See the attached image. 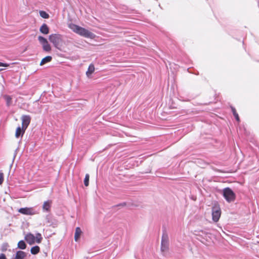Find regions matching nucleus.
I'll return each mask as SVG.
<instances>
[{
    "label": "nucleus",
    "mask_w": 259,
    "mask_h": 259,
    "mask_svg": "<svg viewBox=\"0 0 259 259\" xmlns=\"http://www.w3.org/2000/svg\"><path fill=\"white\" fill-rule=\"evenodd\" d=\"M68 27L74 32L85 38L94 39L96 36L95 34L92 32L76 24L71 23Z\"/></svg>",
    "instance_id": "1"
},
{
    "label": "nucleus",
    "mask_w": 259,
    "mask_h": 259,
    "mask_svg": "<svg viewBox=\"0 0 259 259\" xmlns=\"http://www.w3.org/2000/svg\"><path fill=\"white\" fill-rule=\"evenodd\" d=\"M223 196L228 202L234 201L235 199V194L230 188H225L223 190Z\"/></svg>",
    "instance_id": "2"
},
{
    "label": "nucleus",
    "mask_w": 259,
    "mask_h": 259,
    "mask_svg": "<svg viewBox=\"0 0 259 259\" xmlns=\"http://www.w3.org/2000/svg\"><path fill=\"white\" fill-rule=\"evenodd\" d=\"M49 38L54 46L58 49L62 41L61 35L58 34H52L49 36Z\"/></svg>",
    "instance_id": "3"
},
{
    "label": "nucleus",
    "mask_w": 259,
    "mask_h": 259,
    "mask_svg": "<svg viewBox=\"0 0 259 259\" xmlns=\"http://www.w3.org/2000/svg\"><path fill=\"white\" fill-rule=\"evenodd\" d=\"M161 246L162 252H164L167 250L168 246V239L166 234H163L162 235Z\"/></svg>",
    "instance_id": "4"
},
{
    "label": "nucleus",
    "mask_w": 259,
    "mask_h": 259,
    "mask_svg": "<svg viewBox=\"0 0 259 259\" xmlns=\"http://www.w3.org/2000/svg\"><path fill=\"white\" fill-rule=\"evenodd\" d=\"M221 216V210L219 208L214 207L212 210V220L214 222H217L219 221Z\"/></svg>",
    "instance_id": "5"
},
{
    "label": "nucleus",
    "mask_w": 259,
    "mask_h": 259,
    "mask_svg": "<svg viewBox=\"0 0 259 259\" xmlns=\"http://www.w3.org/2000/svg\"><path fill=\"white\" fill-rule=\"evenodd\" d=\"M19 212L27 215H33L36 214L37 212L32 208H21L19 209Z\"/></svg>",
    "instance_id": "6"
},
{
    "label": "nucleus",
    "mask_w": 259,
    "mask_h": 259,
    "mask_svg": "<svg viewBox=\"0 0 259 259\" xmlns=\"http://www.w3.org/2000/svg\"><path fill=\"white\" fill-rule=\"evenodd\" d=\"M23 129L25 130L30 123L31 118L29 115H23L21 117Z\"/></svg>",
    "instance_id": "7"
},
{
    "label": "nucleus",
    "mask_w": 259,
    "mask_h": 259,
    "mask_svg": "<svg viewBox=\"0 0 259 259\" xmlns=\"http://www.w3.org/2000/svg\"><path fill=\"white\" fill-rule=\"evenodd\" d=\"M25 239L30 245H32L35 242V236L31 233L27 234L25 237Z\"/></svg>",
    "instance_id": "8"
},
{
    "label": "nucleus",
    "mask_w": 259,
    "mask_h": 259,
    "mask_svg": "<svg viewBox=\"0 0 259 259\" xmlns=\"http://www.w3.org/2000/svg\"><path fill=\"white\" fill-rule=\"evenodd\" d=\"M52 204L51 200H48L45 201L42 205V209L44 211H49L50 209V207Z\"/></svg>",
    "instance_id": "9"
},
{
    "label": "nucleus",
    "mask_w": 259,
    "mask_h": 259,
    "mask_svg": "<svg viewBox=\"0 0 259 259\" xmlns=\"http://www.w3.org/2000/svg\"><path fill=\"white\" fill-rule=\"evenodd\" d=\"M39 31L44 34H47L49 32V29L47 24H43L40 27Z\"/></svg>",
    "instance_id": "10"
},
{
    "label": "nucleus",
    "mask_w": 259,
    "mask_h": 259,
    "mask_svg": "<svg viewBox=\"0 0 259 259\" xmlns=\"http://www.w3.org/2000/svg\"><path fill=\"white\" fill-rule=\"evenodd\" d=\"M26 256V254L23 251H18L16 252L15 259H24Z\"/></svg>",
    "instance_id": "11"
},
{
    "label": "nucleus",
    "mask_w": 259,
    "mask_h": 259,
    "mask_svg": "<svg viewBox=\"0 0 259 259\" xmlns=\"http://www.w3.org/2000/svg\"><path fill=\"white\" fill-rule=\"evenodd\" d=\"M82 233V231L79 227H77L75 229L74 240L75 241H77L80 238V236Z\"/></svg>",
    "instance_id": "12"
},
{
    "label": "nucleus",
    "mask_w": 259,
    "mask_h": 259,
    "mask_svg": "<svg viewBox=\"0 0 259 259\" xmlns=\"http://www.w3.org/2000/svg\"><path fill=\"white\" fill-rule=\"evenodd\" d=\"M25 131V130H24V129H23V127H22V128L20 127H18L16 131L15 137L18 138L20 136H22L24 133Z\"/></svg>",
    "instance_id": "13"
},
{
    "label": "nucleus",
    "mask_w": 259,
    "mask_h": 259,
    "mask_svg": "<svg viewBox=\"0 0 259 259\" xmlns=\"http://www.w3.org/2000/svg\"><path fill=\"white\" fill-rule=\"evenodd\" d=\"M95 71V67L94 65L92 64H90L89 66L88 69L86 72V75L88 77H90L92 74Z\"/></svg>",
    "instance_id": "14"
},
{
    "label": "nucleus",
    "mask_w": 259,
    "mask_h": 259,
    "mask_svg": "<svg viewBox=\"0 0 259 259\" xmlns=\"http://www.w3.org/2000/svg\"><path fill=\"white\" fill-rule=\"evenodd\" d=\"M195 232L196 235L202 236L203 238H205L207 235V232L203 230H197L195 231Z\"/></svg>",
    "instance_id": "15"
},
{
    "label": "nucleus",
    "mask_w": 259,
    "mask_h": 259,
    "mask_svg": "<svg viewBox=\"0 0 259 259\" xmlns=\"http://www.w3.org/2000/svg\"><path fill=\"white\" fill-rule=\"evenodd\" d=\"M52 59V57L51 56H47V57L44 58L41 60L40 65H43L47 63L50 62L51 61Z\"/></svg>",
    "instance_id": "16"
},
{
    "label": "nucleus",
    "mask_w": 259,
    "mask_h": 259,
    "mask_svg": "<svg viewBox=\"0 0 259 259\" xmlns=\"http://www.w3.org/2000/svg\"><path fill=\"white\" fill-rule=\"evenodd\" d=\"M39 247L38 246H35L31 248L30 251L32 254H36L39 252Z\"/></svg>",
    "instance_id": "17"
},
{
    "label": "nucleus",
    "mask_w": 259,
    "mask_h": 259,
    "mask_svg": "<svg viewBox=\"0 0 259 259\" xmlns=\"http://www.w3.org/2000/svg\"><path fill=\"white\" fill-rule=\"evenodd\" d=\"M38 40L42 46L48 42L47 39L41 36L38 37Z\"/></svg>",
    "instance_id": "18"
},
{
    "label": "nucleus",
    "mask_w": 259,
    "mask_h": 259,
    "mask_svg": "<svg viewBox=\"0 0 259 259\" xmlns=\"http://www.w3.org/2000/svg\"><path fill=\"white\" fill-rule=\"evenodd\" d=\"M18 247L21 249H24L26 247V245L23 240L20 241L18 243Z\"/></svg>",
    "instance_id": "19"
},
{
    "label": "nucleus",
    "mask_w": 259,
    "mask_h": 259,
    "mask_svg": "<svg viewBox=\"0 0 259 259\" xmlns=\"http://www.w3.org/2000/svg\"><path fill=\"white\" fill-rule=\"evenodd\" d=\"M42 46L43 50L46 52H48L51 50V47L50 44H49V42L42 45Z\"/></svg>",
    "instance_id": "20"
},
{
    "label": "nucleus",
    "mask_w": 259,
    "mask_h": 259,
    "mask_svg": "<svg viewBox=\"0 0 259 259\" xmlns=\"http://www.w3.org/2000/svg\"><path fill=\"white\" fill-rule=\"evenodd\" d=\"M35 238V242L37 243H40L42 239V237H41V235L38 233L36 234Z\"/></svg>",
    "instance_id": "21"
},
{
    "label": "nucleus",
    "mask_w": 259,
    "mask_h": 259,
    "mask_svg": "<svg viewBox=\"0 0 259 259\" xmlns=\"http://www.w3.org/2000/svg\"><path fill=\"white\" fill-rule=\"evenodd\" d=\"M39 15L43 18L48 19L49 18V15L43 11H39Z\"/></svg>",
    "instance_id": "22"
},
{
    "label": "nucleus",
    "mask_w": 259,
    "mask_h": 259,
    "mask_svg": "<svg viewBox=\"0 0 259 259\" xmlns=\"http://www.w3.org/2000/svg\"><path fill=\"white\" fill-rule=\"evenodd\" d=\"M89 178H90V176L89 174H86L85 175V178H84V185L87 187L89 186Z\"/></svg>",
    "instance_id": "23"
},
{
    "label": "nucleus",
    "mask_w": 259,
    "mask_h": 259,
    "mask_svg": "<svg viewBox=\"0 0 259 259\" xmlns=\"http://www.w3.org/2000/svg\"><path fill=\"white\" fill-rule=\"evenodd\" d=\"M9 247V245L8 243H4L1 246V250L3 252L6 251L8 248Z\"/></svg>",
    "instance_id": "24"
},
{
    "label": "nucleus",
    "mask_w": 259,
    "mask_h": 259,
    "mask_svg": "<svg viewBox=\"0 0 259 259\" xmlns=\"http://www.w3.org/2000/svg\"><path fill=\"white\" fill-rule=\"evenodd\" d=\"M4 181V174L3 172L0 171V185L3 183Z\"/></svg>",
    "instance_id": "25"
},
{
    "label": "nucleus",
    "mask_w": 259,
    "mask_h": 259,
    "mask_svg": "<svg viewBox=\"0 0 259 259\" xmlns=\"http://www.w3.org/2000/svg\"><path fill=\"white\" fill-rule=\"evenodd\" d=\"M6 99L7 100V104L9 106L10 105L11 103V98L9 96L6 97Z\"/></svg>",
    "instance_id": "26"
},
{
    "label": "nucleus",
    "mask_w": 259,
    "mask_h": 259,
    "mask_svg": "<svg viewBox=\"0 0 259 259\" xmlns=\"http://www.w3.org/2000/svg\"><path fill=\"white\" fill-rule=\"evenodd\" d=\"M9 66V65L7 63H3L2 62H0V66L8 67Z\"/></svg>",
    "instance_id": "27"
},
{
    "label": "nucleus",
    "mask_w": 259,
    "mask_h": 259,
    "mask_svg": "<svg viewBox=\"0 0 259 259\" xmlns=\"http://www.w3.org/2000/svg\"><path fill=\"white\" fill-rule=\"evenodd\" d=\"M234 116H235V119L237 121H239V115L237 113H235V114H234Z\"/></svg>",
    "instance_id": "28"
},
{
    "label": "nucleus",
    "mask_w": 259,
    "mask_h": 259,
    "mask_svg": "<svg viewBox=\"0 0 259 259\" xmlns=\"http://www.w3.org/2000/svg\"><path fill=\"white\" fill-rule=\"evenodd\" d=\"M0 259H7V258H6V255L4 254L1 253L0 254Z\"/></svg>",
    "instance_id": "29"
},
{
    "label": "nucleus",
    "mask_w": 259,
    "mask_h": 259,
    "mask_svg": "<svg viewBox=\"0 0 259 259\" xmlns=\"http://www.w3.org/2000/svg\"><path fill=\"white\" fill-rule=\"evenodd\" d=\"M232 111L233 112V115L235 114V113H237L234 107H232Z\"/></svg>",
    "instance_id": "30"
},
{
    "label": "nucleus",
    "mask_w": 259,
    "mask_h": 259,
    "mask_svg": "<svg viewBox=\"0 0 259 259\" xmlns=\"http://www.w3.org/2000/svg\"><path fill=\"white\" fill-rule=\"evenodd\" d=\"M119 205H122V206L125 205V203L120 204Z\"/></svg>",
    "instance_id": "31"
},
{
    "label": "nucleus",
    "mask_w": 259,
    "mask_h": 259,
    "mask_svg": "<svg viewBox=\"0 0 259 259\" xmlns=\"http://www.w3.org/2000/svg\"><path fill=\"white\" fill-rule=\"evenodd\" d=\"M3 70V69H0V71Z\"/></svg>",
    "instance_id": "32"
}]
</instances>
